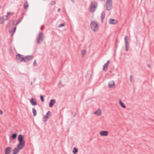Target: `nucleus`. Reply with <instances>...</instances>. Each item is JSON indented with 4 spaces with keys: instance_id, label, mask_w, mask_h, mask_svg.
Listing matches in <instances>:
<instances>
[{
    "instance_id": "nucleus-41",
    "label": "nucleus",
    "mask_w": 154,
    "mask_h": 154,
    "mask_svg": "<svg viewBox=\"0 0 154 154\" xmlns=\"http://www.w3.org/2000/svg\"><path fill=\"white\" fill-rule=\"evenodd\" d=\"M1 5H0V8H1Z\"/></svg>"
},
{
    "instance_id": "nucleus-34",
    "label": "nucleus",
    "mask_w": 154,
    "mask_h": 154,
    "mask_svg": "<svg viewBox=\"0 0 154 154\" xmlns=\"http://www.w3.org/2000/svg\"><path fill=\"white\" fill-rule=\"evenodd\" d=\"M44 26L42 25L41 27V29L42 30H43L44 29Z\"/></svg>"
},
{
    "instance_id": "nucleus-37",
    "label": "nucleus",
    "mask_w": 154,
    "mask_h": 154,
    "mask_svg": "<svg viewBox=\"0 0 154 154\" xmlns=\"http://www.w3.org/2000/svg\"><path fill=\"white\" fill-rule=\"evenodd\" d=\"M147 66L149 68H150V65L149 64H148Z\"/></svg>"
},
{
    "instance_id": "nucleus-13",
    "label": "nucleus",
    "mask_w": 154,
    "mask_h": 154,
    "mask_svg": "<svg viewBox=\"0 0 154 154\" xmlns=\"http://www.w3.org/2000/svg\"><path fill=\"white\" fill-rule=\"evenodd\" d=\"M30 102L32 105L33 106H35L37 104V103L36 100L33 98H32L30 100Z\"/></svg>"
},
{
    "instance_id": "nucleus-39",
    "label": "nucleus",
    "mask_w": 154,
    "mask_h": 154,
    "mask_svg": "<svg viewBox=\"0 0 154 154\" xmlns=\"http://www.w3.org/2000/svg\"><path fill=\"white\" fill-rule=\"evenodd\" d=\"M71 1L73 2H74V0H71Z\"/></svg>"
},
{
    "instance_id": "nucleus-40",
    "label": "nucleus",
    "mask_w": 154,
    "mask_h": 154,
    "mask_svg": "<svg viewBox=\"0 0 154 154\" xmlns=\"http://www.w3.org/2000/svg\"><path fill=\"white\" fill-rule=\"evenodd\" d=\"M31 84V85H32V82H31V84Z\"/></svg>"
},
{
    "instance_id": "nucleus-22",
    "label": "nucleus",
    "mask_w": 154,
    "mask_h": 154,
    "mask_svg": "<svg viewBox=\"0 0 154 154\" xmlns=\"http://www.w3.org/2000/svg\"><path fill=\"white\" fill-rule=\"evenodd\" d=\"M17 136V134L16 133H14L12 134L11 137V139L14 140L16 138Z\"/></svg>"
},
{
    "instance_id": "nucleus-1",
    "label": "nucleus",
    "mask_w": 154,
    "mask_h": 154,
    "mask_svg": "<svg viewBox=\"0 0 154 154\" xmlns=\"http://www.w3.org/2000/svg\"><path fill=\"white\" fill-rule=\"evenodd\" d=\"M18 140L19 143L17 146V148H15L13 150L14 152L13 154H17L19 150L22 149L24 146L25 143L24 141V137L22 134H20L18 136Z\"/></svg>"
},
{
    "instance_id": "nucleus-28",
    "label": "nucleus",
    "mask_w": 154,
    "mask_h": 154,
    "mask_svg": "<svg viewBox=\"0 0 154 154\" xmlns=\"http://www.w3.org/2000/svg\"><path fill=\"white\" fill-rule=\"evenodd\" d=\"M33 65L34 66H36L37 64H36V60H34V61L33 62Z\"/></svg>"
},
{
    "instance_id": "nucleus-3",
    "label": "nucleus",
    "mask_w": 154,
    "mask_h": 154,
    "mask_svg": "<svg viewBox=\"0 0 154 154\" xmlns=\"http://www.w3.org/2000/svg\"><path fill=\"white\" fill-rule=\"evenodd\" d=\"M97 6V3L95 1H94L91 2L90 11L91 12H94Z\"/></svg>"
},
{
    "instance_id": "nucleus-38",
    "label": "nucleus",
    "mask_w": 154,
    "mask_h": 154,
    "mask_svg": "<svg viewBox=\"0 0 154 154\" xmlns=\"http://www.w3.org/2000/svg\"><path fill=\"white\" fill-rule=\"evenodd\" d=\"M60 8H59V9L57 11H58V12H60Z\"/></svg>"
},
{
    "instance_id": "nucleus-26",
    "label": "nucleus",
    "mask_w": 154,
    "mask_h": 154,
    "mask_svg": "<svg viewBox=\"0 0 154 154\" xmlns=\"http://www.w3.org/2000/svg\"><path fill=\"white\" fill-rule=\"evenodd\" d=\"M40 99L42 102H43L44 101V97L43 95H41L40 96Z\"/></svg>"
},
{
    "instance_id": "nucleus-15",
    "label": "nucleus",
    "mask_w": 154,
    "mask_h": 154,
    "mask_svg": "<svg viewBox=\"0 0 154 154\" xmlns=\"http://www.w3.org/2000/svg\"><path fill=\"white\" fill-rule=\"evenodd\" d=\"M113 86H115V84L114 81H110L108 83L109 87V88H111L113 87Z\"/></svg>"
},
{
    "instance_id": "nucleus-11",
    "label": "nucleus",
    "mask_w": 154,
    "mask_h": 154,
    "mask_svg": "<svg viewBox=\"0 0 154 154\" xmlns=\"http://www.w3.org/2000/svg\"><path fill=\"white\" fill-rule=\"evenodd\" d=\"M127 36H125L124 38V39L125 42V50L126 51H128V41H127Z\"/></svg>"
},
{
    "instance_id": "nucleus-10",
    "label": "nucleus",
    "mask_w": 154,
    "mask_h": 154,
    "mask_svg": "<svg viewBox=\"0 0 154 154\" xmlns=\"http://www.w3.org/2000/svg\"><path fill=\"white\" fill-rule=\"evenodd\" d=\"M100 134L102 136H106L108 135V132L106 131H101L100 132Z\"/></svg>"
},
{
    "instance_id": "nucleus-17",
    "label": "nucleus",
    "mask_w": 154,
    "mask_h": 154,
    "mask_svg": "<svg viewBox=\"0 0 154 154\" xmlns=\"http://www.w3.org/2000/svg\"><path fill=\"white\" fill-rule=\"evenodd\" d=\"M109 61V60H108L107 62L103 65V70L104 71H106V69H105V68H107L108 66Z\"/></svg>"
},
{
    "instance_id": "nucleus-25",
    "label": "nucleus",
    "mask_w": 154,
    "mask_h": 154,
    "mask_svg": "<svg viewBox=\"0 0 154 154\" xmlns=\"http://www.w3.org/2000/svg\"><path fill=\"white\" fill-rule=\"evenodd\" d=\"M32 111L33 116H35L36 115V112L35 109L34 108H33L32 109Z\"/></svg>"
},
{
    "instance_id": "nucleus-36",
    "label": "nucleus",
    "mask_w": 154,
    "mask_h": 154,
    "mask_svg": "<svg viewBox=\"0 0 154 154\" xmlns=\"http://www.w3.org/2000/svg\"><path fill=\"white\" fill-rule=\"evenodd\" d=\"M2 113H3V112H2V111L0 109V114L2 115Z\"/></svg>"
},
{
    "instance_id": "nucleus-4",
    "label": "nucleus",
    "mask_w": 154,
    "mask_h": 154,
    "mask_svg": "<svg viewBox=\"0 0 154 154\" xmlns=\"http://www.w3.org/2000/svg\"><path fill=\"white\" fill-rule=\"evenodd\" d=\"M43 38V33L42 32H40L37 37V43L38 44L42 42Z\"/></svg>"
},
{
    "instance_id": "nucleus-18",
    "label": "nucleus",
    "mask_w": 154,
    "mask_h": 154,
    "mask_svg": "<svg viewBox=\"0 0 154 154\" xmlns=\"http://www.w3.org/2000/svg\"><path fill=\"white\" fill-rule=\"evenodd\" d=\"M93 114H95L97 116L100 115L101 114V111L99 109L97 110L96 111L94 112Z\"/></svg>"
},
{
    "instance_id": "nucleus-29",
    "label": "nucleus",
    "mask_w": 154,
    "mask_h": 154,
    "mask_svg": "<svg viewBox=\"0 0 154 154\" xmlns=\"http://www.w3.org/2000/svg\"><path fill=\"white\" fill-rule=\"evenodd\" d=\"M14 14V13H12V12H8L7 13V15H8H8L9 14H11V15H13Z\"/></svg>"
},
{
    "instance_id": "nucleus-35",
    "label": "nucleus",
    "mask_w": 154,
    "mask_h": 154,
    "mask_svg": "<svg viewBox=\"0 0 154 154\" xmlns=\"http://www.w3.org/2000/svg\"><path fill=\"white\" fill-rule=\"evenodd\" d=\"M132 75H131L130 76V81L131 82H132Z\"/></svg>"
},
{
    "instance_id": "nucleus-24",
    "label": "nucleus",
    "mask_w": 154,
    "mask_h": 154,
    "mask_svg": "<svg viewBox=\"0 0 154 154\" xmlns=\"http://www.w3.org/2000/svg\"><path fill=\"white\" fill-rule=\"evenodd\" d=\"M78 152V149L75 147H74L72 150L73 153L74 154H75Z\"/></svg>"
},
{
    "instance_id": "nucleus-27",
    "label": "nucleus",
    "mask_w": 154,
    "mask_h": 154,
    "mask_svg": "<svg viewBox=\"0 0 154 154\" xmlns=\"http://www.w3.org/2000/svg\"><path fill=\"white\" fill-rule=\"evenodd\" d=\"M65 25V24L64 23H62L61 24H60V25H59L58 27H60L63 26H64Z\"/></svg>"
},
{
    "instance_id": "nucleus-20",
    "label": "nucleus",
    "mask_w": 154,
    "mask_h": 154,
    "mask_svg": "<svg viewBox=\"0 0 154 154\" xmlns=\"http://www.w3.org/2000/svg\"><path fill=\"white\" fill-rule=\"evenodd\" d=\"M16 27H14V29L13 30H11L10 31V32L11 33H12V34L11 35V37H12L13 35L14 34V33L15 32L16 30Z\"/></svg>"
},
{
    "instance_id": "nucleus-6",
    "label": "nucleus",
    "mask_w": 154,
    "mask_h": 154,
    "mask_svg": "<svg viewBox=\"0 0 154 154\" xmlns=\"http://www.w3.org/2000/svg\"><path fill=\"white\" fill-rule=\"evenodd\" d=\"M23 55L20 54H17L16 56V59L17 62H21L23 61L24 59V57H23Z\"/></svg>"
},
{
    "instance_id": "nucleus-7",
    "label": "nucleus",
    "mask_w": 154,
    "mask_h": 154,
    "mask_svg": "<svg viewBox=\"0 0 154 154\" xmlns=\"http://www.w3.org/2000/svg\"><path fill=\"white\" fill-rule=\"evenodd\" d=\"M51 112L50 111H48L46 115H45L43 118V121L45 122H46L48 119L51 116Z\"/></svg>"
},
{
    "instance_id": "nucleus-31",
    "label": "nucleus",
    "mask_w": 154,
    "mask_h": 154,
    "mask_svg": "<svg viewBox=\"0 0 154 154\" xmlns=\"http://www.w3.org/2000/svg\"><path fill=\"white\" fill-rule=\"evenodd\" d=\"M55 3H56V2L55 1H52L51 2V6H52L53 5H54V4H55Z\"/></svg>"
},
{
    "instance_id": "nucleus-21",
    "label": "nucleus",
    "mask_w": 154,
    "mask_h": 154,
    "mask_svg": "<svg viewBox=\"0 0 154 154\" xmlns=\"http://www.w3.org/2000/svg\"><path fill=\"white\" fill-rule=\"evenodd\" d=\"M119 103L121 106L122 107V108H126V106L125 105L123 102H122L120 99L119 100Z\"/></svg>"
},
{
    "instance_id": "nucleus-12",
    "label": "nucleus",
    "mask_w": 154,
    "mask_h": 154,
    "mask_svg": "<svg viewBox=\"0 0 154 154\" xmlns=\"http://www.w3.org/2000/svg\"><path fill=\"white\" fill-rule=\"evenodd\" d=\"M11 147H7L5 149V154H10L11 152Z\"/></svg>"
},
{
    "instance_id": "nucleus-2",
    "label": "nucleus",
    "mask_w": 154,
    "mask_h": 154,
    "mask_svg": "<svg viewBox=\"0 0 154 154\" xmlns=\"http://www.w3.org/2000/svg\"><path fill=\"white\" fill-rule=\"evenodd\" d=\"M91 29L94 32L97 31L99 29V26L98 23L96 21H92L90 24Z\"/></svg>"
},
{
    "instance_id": "nucleus-23",
    "label": "nucleus",
    "mask_w": 154,
    "mask_h": 154,
    "mask_svg": "<svg viewBox=\"0 0 154 154\" xmlns=\"http://www.w3.org/2000/svg\"><path fill=\"white\" fill-rule=\"evenodd\" d=\"M105 15V13L104 12H103L102 13L101 17V19L102 21H103V20L104 18V17Z\"/></svg>"
},
{
    "instance_id": "nucleus-9",
    "label": "nucleus",
    "mask_w": 154,
    "mask_h": 154,
    "mask_svg": "<svg viewBox=\"0 0 154 154\" xmlns=\"http://www.w3.org/2000/svg\"><path fill=\"white\" fill-rule=\"evenodd\" d=\"M8 15L5 16H3L0 17V23L2 24L3 23L4 21L8 20Z\"/></svg>"
},
{
    "instance_id": "nucleus-8",
    "label": "nucleus",
    "mask_w": 154,
    "mask_h": 154,
    "mask_svg": "<svg viewBox=\"0 0 154 154\" xmlns=\"http://www.w3.org/2000/svg\"><path fill=\"white\" fill-rule=\"evenodd\" d=\"M33 56H25L24 58L23 61L24 63H26L30 60L32 59L33 58Z\"/></svg>"
},
{
    "instance_id": "nucleus-14",
    "label": "nucleus",
    "mask_w": 154,
    "mask_h": 154,
    "mask_svg": "<svg viewBox=\"0 0 154 154\" xmlns=\"http://www.w3.org/2000/svg\"><path fill=\"white\" fill-rule=\"evenodd\" d=\"M116 20L114 19H110L109 21V23L110 24H115L117 23Z\"/></svg>"
},
{
    "instance_id": "nucleus-33",
    "label": "nucleus",
    "mask_w": 154,
    "mask_h": 154,
    "mask_svg": "<svg viewBox=\"0 0 154 154\" xmlns=\"http://www.w3.org/2000/svg\"><path fill=\"white\" fill-rule=\"evenodd\" d=\"M86 51L85 50H83L82 51V55L85 54L86 53Z\"/></svg>"
},
{
    "instance_id": "nucleus-5",
    "label": "nucleus",
    "mask_w": 154,
    "mask_h": 154,
    "mask_svg": "<svg viewBox=\"0 0 154 154\" xmlns=\"http://www.w3.org/2000/svg\"><path fill=\"white\" fill-rule=\"evenodd\" d=\"M112 1L111 0H106V9L107 11L111 9L112 6Z\"/></svg>"
},
{
    "instance_id": "nucleus-16",
    "label": "nucleus",
    "mask_w": 154,
    "mask_h": 154,
    "mask_svg": "<svg viewBox=\"0 0 154 154\" xmlns=\"http://www.w3.org/2000/svg\"><path fill=\"white\" fill-rule=\"evenodd\" d=\"M56 101L54 99L51 100L50 101L49 106L50 107H51L54 105V104L55 103Z\"/></svg>"
},
{
    "instance_id": "nucleus-32",
    "label": "nucleus",
    "mask_w": 154,
    "mask_h": 154,
    "mask_svg": "<svg viewBox=\"0 0 154 154\" xmlns=\"http://www.w3.org/2000/svg\"><path fill=\"white\" fill-rule=\"evenodd\" d=\"M72 114L73 115V116L74 117H75L76 116V113L75 112H72Z\"/></svg>"
},
{
    "instance_id": "nucleus-19",
    "label": "nucleus",
    "mask_w": 154,
    "mask_h": 154,
    "mask_svg": "<svg viewBox=\"0 0 154 154\" xmlns=\"http://www.w3.org/2000/svg\"><path fill=\"white\" fill-rule=\"evenodd\" d=\"M23 5L25 9H27L28 8L29 5L27 1L25 2Z\"/></svg>"
},
{
    "instance_id": "nucleus-30",
    "label": "nucleus",
    "mask_w": 154,
    "mask_h": 154,
    "mask_svg": "<svg viewBox=\"0 0 154 154\" xmlns=\"http://www.w3.org/2000/svg\"><path fill=\"white\" fill-rule=\"evenodd\" d=\"M21 20H19L17 21V22L16 23V25H17L19 23H20L21 22Z\"/></svg>"
}]
</instances>
